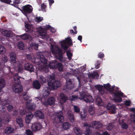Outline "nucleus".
<instances>
[{
    "mask_svg": "<svg viewBox=\"0 0 135 135\" xmlns=\"http://www.w3.org/2000/svg\"><path fill=\"white\" fill-rule=\"evenodd\" d=\"M110 94L114 97V100L115 101L119 102L122 101V98L123 97L124 94L121 91L114 90Z\"/></svg>",
    "mask_w": 135,
    "mask_h": 135,
    "instance_id": "423d86ee",
    "label": "nucleus"
},
{
    "mask_svg": "<svg viewBox=\"0 0 135 135\" xmlns=\"http://www.w3.org/2000/svg\"><path fill=\"white\" fill-rule=\"evenodd\" d=\"M122 127L123 128L126 129L128 128V125L127 124L124 123L122 124Z\"/></svg>",
    "mask_w": 135,
    "mask_h": 135,
    "instance_id": "69168bd1",
    "label": "nucleus"
},
{
    "mask_svg": "<svg viewBox=\"0 0 135 135\" xmlns=\"http://www.w3.org/2000/svg\"><path fill=\"white\" fill-rule=\"evenodd\" d=\"M66 88L69 89H71L74 87V84L71 80L69 78H66Z\"/></svg>",
    "mask_w": 135,
    "mask_h": 135,
    "instance_id": "f3484780",
    "label": "nucleus"
},
{
    "mask_svg": "<svg viewBox=\"0 0 135 135\" xmlns=\"http://www.w3.org/2000/svg\"><path fill=\"white\" fill-rule=\"evenodd\" d=\"M7 60L8 59L7 57L4 56L2 58V62L3 64H4L7 61Z\"/></svg>",
    "mask_w": 135,
    "mask_h": 135,
    "instance_id": "8fccbe9b",
    "label": "nucleus"
},
{
    "mask_svg": "<svg viewBox=\"0 0 135 135\" xmlns=\"http://www.w3.org/2000/svg\"><path fill=\"white\" fill-rule=\"evenodd\" d=\"M98 57L99 58H103L104 56V53L102 52H100L98 54Z\"/></svg>",
    "mask_w": 135,
    "mask_h": 135,
    "instance_id": "13d9d810",
    "label": "nucleus"
},
{
    "mask_svg": "<svg viewBox=\"0 0 135 135\" xmlns=\"http://www.w3.org/2000/svg\"><path fill=\"white\" fill-rule=\"evenodd\" d=\"M7 106V108L9 112H11L12 110L13 106L12 105H8Z\"/></svg>",
    "mask_w": 135,
    "mask_h": 135,
    "instance_id": "5fc2aeb1",
    "label": "nucleus"
},
{
    "mask_svg": "<svg viewBox=\"0 0 135 135\" xmlns=\"http://www.w3.org/2000/svg\"><path fill=\"white\" fill-rule=\"evenodd\" d=\"M11 103L9 100H2L0 102V104L3 106H6L10 104Z\"/></svg>",
    "mask_w": 135,
    "mask_h": 135,
    "instance_id": "c756f323",
    "label": "nucleus"
},
{
    "mask_svg": "<svg viewBox=\"0 0 135 135\" xmlns=\"http://www.w3.org/2000/svg\"><path fill=\"white\" fill-rule=\"evenodd\" d=\"M96 103L98 105L101 106L103 105L102 101L101 98L98 97L96 99Z\"/></svg>",
    "mask_w": 135,
    "mask_h": 135,
    "instance_id": "79ce46f5",
    "label": "nucleus"
},
{
    "mask_svg": "<svg viewBox=\"0 0 135 135\" xmlns=\"http://www.w3.org/2000/svg\"><path fill=\"white\" fill-rule=\"evenodd\" d=\"M2 35L6 37H10L11 36L10 32L6 30L2 31Z\"/></svg>",
    "mask_w": 135,
    "mask_h": 135,
    "instance_id": "ea45409f",
    "label": "nucleus"
},
{
    "mask_svg": "<svg viewBox=\"0 0 135 135\" xmlns=\"http://www.w3.org/2000/svg\"><path fill=\"white\" fill-rule=\"evenodd\" d=\"M35 19L36 21L38 22H41L43 19L42 17H36Z\"/></svg>",
    "mask_w": 135,
    "mask_h": 135,
    "instance_id": "4d7b16f0",
    "label": "nucleus"
},
{
    "mask_svg": "<svg viewBox=\"0 0 135 135\" xmlns=\"http://www.w3.org/2000/svg\"><path fill=\"white\" fill-rule=\"evenodd\" d=\"M36 116L40 118L43 119L44 118V114L41 111H36Z\"/></svg>",
    "mask_w": 135,
    "mask_h": 135,
    "instance_id": "c85d7f7f",
    "label": "nucleus"
},
{
    "mask_svg": "<svg viewBox=\"0 0 135 135\" xmlns=\"http://www.w3.org/2000/svg\"><path fill=\"white\" fill-rule=\"evenodd\" d=\"M51 68H58V70L60 71H62L63 67L61 63L56 62V61H53L49 64V65Z\"/></svg>",
    "mask_w": 135,
    "mask_h": 135,
    "instance_id": "6e6552de",
    "label": "nucleus"
},
{
    "mask_svg": "<svg viewBox=\"0 0 135 135\" xmlns=\"http://www.w3.org/2000/svg\"><path fill=\"white\" fill-rule=\"evenodd\" d=\"M17 46L18 49L20 50H23L24 49V44L22 41H20L18 43Z\"/></svg>",
    "mask_w": 135,
    "mask_h": 135,
    "instance_id": "f704fd0d",
    "label": "nucleus"
},
{
    "mask_svg": "<svg viewBox=\"0 0 135 135\" xmlns=\"http://www.w3.org/2000/svg\"><path fill=\"white\" fill-rule=\"evenodd\" d=\"M14 130V129L12 127H7L5 129V133L7 135L9 134L13 133Z\"/></svg>",
    "mask_w": 135,
    "mask_h": 135,
    "instance_id": "393cba45",
    "label": "nucleus"
},
{
    "mask_svg": "<svg viewBox=\"0 0 135 135\" xmlns=\"http://www.w3.org/2000/svg\"><path fill=\"white\" fill-rule=\"evenodd\" d=\"M17 62V63L16 64V65L15 64V65H14L15 66V67L18 68V71L19 72H22L23 69L22 65L19 63V62Z\"/></svg>",
    "mask_w": 135,
    "mask_h": 135,
    "instance_id": "cd10ccee",
    "label": "nucleus"
},
{
    "mask_svg": "<svg viewBox=\"0 0 135 135\" xmlns=\"http://www.w3.org/2000/svg\"><path fill=\"white\" fill-rule=\"evenodd\" d=\"M74 131L75 133L78 135H81L82 132L79 128L76 127L74 129Z\"/></svg>",
    "mask_w": 135,
    "mask_h": 135,
    "instance_id": "37998d69",
    "label": "nucleus"
},
{
    "mask_svg": "<svg viewBox=\"0 0 135 135\" xmlns=\"http://www.w3.org/2000/svg\"><path fill=\"white\" fill-rule=\"evenodd\" d=\"M21 0H14L13 1V4H10L12 5L15 7L17 8L18 7V4L21 2Z\"/></svg>",
    "mask_w": 135,
    "mask_h": 135,
    "instance_id": "c9c22d12",
    "label": "nucleus"
},
{
    "mask_svg": "<svg viewBox=\"0 0 135 135\" xmlns=\"http://www.w3.org/2000/svg\"><path fill=\"white\" fill-rule=\"evenodd\" d=\"M50 88L46 87L44 88L43 91V96L44 97H47L50 94V92L51 90Z\"/></svg>",
    "mask_w": 135,
    "mask_h": 135,
    "instance_id": "6ab92c4d",
    "label": "nucleus"
},
{
    "mask_svg": "<svg viewBox=\"0 0 135 135\" xmlns=\"http://www.w3.org/2000/svg\"><path fill=\"white\" fill-rule=\"evenodd\" d=\"M33 116V114L31 113H29L26 114L25 121L27 124H29Z\"/></svg>",
    "mask_w": 135,
    "mask_h": 135,
    "instance_id": "5701e85b",
    "label": "nucleus"
},
{
    "mask_svg": "<svg viewBox=\"0 0 135 135\" xmlns=\"http://www.w3.org/2000/svg\"><path fill=\"white\" fill-rule=\"evenodd\" d=\"M25 133L27 135H33V132L30 129L26 130Z\"/></svg>",
    "mask_w": 135,
    "mask_h": 135,
    "instance_id": "603ef678",
    "label": "nucleus"
},
{
    "mask_svg": "<svg viewBox=\"0 0 135 135\" xmlns=\"http://www.w3.org/2000/svg\"><path fill=\"white\" fill-rule=\"evenodd\" d=\"M48 1L49 3L50 8L52 4L54 3V0H48Z\"/></svg>",
    "mask_w": 135,
    "mask_h": 135,
    "instance_id": "338daca9",
    "label": "nucleus"
},
{
    "mask_svg": "<svg viewBox=\"0 0 135 135\" xmlns=\"http://www.w3.org/2000/svg\"><path fill=\"white\" fill-rule=\"evenodd\" d=\"M80 97L82 99H83L84 101L87 103H90L92 102L93 101V97L91 95L84 91H81L80 93Z\"/></svg>",
    "mask_w": 135,
    "mask_h": 135,
    "instance_id": "0eeeda50",
    "label": "nucleus"
},
{
    "mask_svg": "<svg viewBox=\"0 0 135 135\" xmlns=\"http://www.w3.org/2000/svg\"><path fill=\"white\" fill-rule=\"evenodd\" d=\"M5 48L2 45H0V53L1 54H4L5 51Z\"/></svg>",
    "mask_w": 135,
    "mask_h": 135,
    "instance_id": "de8ad7c7",
    "label": "nucleus"
},
{
    "mask_svg": "<svg viewBox=\"0 0 135 135\" xmlns=\"http://www.w3.org/2000/svg\"><path fill=\"white\" fill-rule=\"evenodd\" d=\"M23 98L25 100L27 101L29 97L26 95V94H24L23 95Z\"/></svg>",
    "mask_w": 135,
    "mask_h": 135,
    "instance_id": "e2e57ef3",
    "label": "nucleus"
},
{
    "mask_svg": "<svg viewBox=\"0 0 135 135\" xmlns=\"http://www.w3.org/2000/svg\"><path fill=\"white\" fill-rule=\"evenodd\" d=\"M60 102L61 104H63L65 103L68 99V97L63 93H61L60 95Z\"/></svg>",
    "mask_w": 135,
    "mask_h": 135,
    "instance_id": "aec40b11",
    "label": "nucleus"
},
{
    "mask_svg": "<svg viewBox=\"0 0 135 135\" xmlns=\"http://www.w3.org/2000/svg\"><path fill=\"white\" fill-rule=\"evenodd\" d=\"M110 86L111 85L109 83H108L104 85L105 88L109 92L110 94L111 93H112V91H114V88H111Z\"/></svg>",
    "mask_w": 135,
    "mask_h": 135,
    "instance_id": "a878e982",
    "label": "nucleus"
},
{
    "mask_svg": "<svg viewBox=\"0 0 135 135\" xmlns=\"http://www.w3.org/2000/svg\"><path fill=\"white\" fill-rule=\"evenodd\" d=\"M74 112L79 113L80 112V109L78 106L76 105L74 106Z\"/></svg>",
    "mask_w": 135,
    "mask_h": 135,
    "instance_id": "a18cd8bd",
    "label": "nucleus"
},
{
    "mask_svg": "<svg viewBox=\"0 0 135 135\" xmlns=\"http://www.w3.org/2000/svg\"><path fill=\"white\" fill-rule=\"evenodd\" d=\"M24 68L25 70L28 71L30 73L34 72V70L33 66L32 64L28 63L25 64Z\"/></svg>",
    "mask_w": 135,
    "mask_h": 135,
    "instance_id": "4468645a",
    "label": "nucleus"
},
{
    "mask_svg": "<svg viewBox=\"0 0 135 135\" xmlns=\"http://www.w3.org/2000/svg\"><path fill=\"white\" fill-rule=\"evenodd\" d=\"M38 31L40 35L44 39L47 40L49 37V35L46 33L45 30L41 27L38 28Z\"/></svg>",
    "mask_w": 135,
    "mask_h": 135,
    "instance_id": "f8f14e48",
    "label": "nucleus"
},
{
    "mask_svg": "<svg viewBox=\"0 0 135 135\" xmlns=\"http://www.w3.org/2000/svg\"><path fill=\"white\" fill-rule=\"evenodd\" d=\"M131 102L130 101L126 100L125 102V104L126 106H129L131 105Z\"/></svg>",
    "mask_w": 135,
    "mask_h": 135,
    "instance_id": "680f3d73",
    "label": "nucleus"
},
{
    "mask_svg": "<svg viewBox=\"0 0 135 135\" xmlns=\"http://www.w3.org/2000/svg\"><path fill=\"white\" fill-rule=\"evenodd\" d=\"M48 83L50 82H52L55 80V75L54 74L49 75L48 76Z\"/></svg>",
    "mask_w": 135,
    "mask_h": 135,
    "instance_id": "58836bf2",
    "label": "nucleus"
},
{
    "mask_svg": "<svg viewBox=\"0 0 135 135\" xmlns=\"http://www.w3.org/2000/svg\"><path fill=\"white\" fill-rule=\"evenodd\" d=\"M53 120L56 123H61L64 121L63 114L61 112L57 113V115L54 117Z\"/></svg>",
    "mask_w": 135,
    "mask_h": 135,
    "instance_id": "9b49d317",
    "label": "nucleus"
},
{
    "mask_svg": "<svg viewBox=\"0 0 135 135\" xmlns=\"http://www.w3.org/2000/svg\"><path fill=\"white\" fill-rule=\"evenodd\" d=\"M39 77V80L41 84H43L46 82L47 80L45 77L42 75H40Z\"/></svg>",
    "mask_w": 135,
    "mask_h": 135,
    "instance_id": "473e14b6",
    "label": "nucleus"
},
{
    "mask_svg": "<svg viewBox=\"0 0 135 135\" xmlns=\"http://www.w3.org/2000/svg\"><path fill=\"white\" fill-rule=\"evenodd\" d=\"M25 27L26 28L25 31L29 33L31 35L33 34L34 31L30 24H27L25 25Z\"/></svg>",
    "mask_w": 135,
    "mask_h": 135,
    "instance_id": "b1692460",
    "label": "nucleus"
},
{
    "mask_svg": "<svg viewBox=\"0 0 135 135\" xmlns=\"http://www.w3.org/2000/svg\"><path fill=\"white\" fill-rule=\"evenodd\" d=\"M97 89L102 95H103L104 93V91L103 89V86L100 85H97L95 86Z\"/></svg>",
    "mask_w": 135,
    "mask_h": 135,
    "instance_id": "bb28decb",
    "label": "nucleus"
},
{
    "mask_svg": "<svg viewBox=\"0 0 135 135\" xmlns=\"http://www.w3.org/2000/svg\"><path fill=\"white\" fill-rule=\"evenodd\" d=\"M37 55L38 57L35 58L33 59L32 60L34 63L38 65L47 64V60L45 57L43 52H39L37 53Z\"/></svg>",
    "mask_w": 135,
    "mask_h": 135,
    "instance_id": "20e7f679",
    "label": "nucleus"
},
{
    "mask_svg": "<svg viewBox=\"0 0 135 135\" xmlns=\"http://www.w3.org/2000/svg\"><path fill=\"white\" fill-rule=\"evenodd\" d=\"M19 37L25 40H30L31 37V36L28 35L27 34L25 33L19 36Z\"/></svg>",
    "mask_w": 135,
    "mask_h": 135,
    "instance_id": "7c9ffc66",
    "label": "nucleus"
},
{
    "mask_svg": "<svg viewBox=\"0 0 135 135\" xmlns=\"http://www.w3.org/2000/svg\"><path fill=\"white\" fill-rule=\"evenodd\" d=\"M66 54L69 60L71 59V57L72 56V54L69 51H68L67 52Z\"/></svg>",
    "mask_w": 135,
    "mask_h": 135,
    "instance_id": "864d4df0",
    "label": "nucleus"
},
{
    "mask_svg": "<svg viewBox=\"0 0 135 135\" xmlns=\"http://www.w3.org/2000/svg\"><path fill=\"white\" fill-rule=\"evenodd\" d=\"M9 56L10 58V61L11 63H13L14 65H15L17 62L18 61H16L17 59L16 55V54L14 52H12L9 54Z\"/></svg>",
    "mask_w": 135,
    "mask_h": 135,
    "instance_id": "2eb2a0df",
    "label": "nucleus"
},
{
    "mask_svg": "<svg viewBox=\"0 0 135 135\" xmlns=\"http://www.w3.org/2000/svg\"><path fill=\"white\" fill-rule=\"evenodd\" d=\"M16 122L18 124L19 127H23L24 125L23 124V121L22 119L21 118H19L16 119Z\"/></svg>",
    "mask_w": 135,
    "mask_h": 135,
    "instance_id": "2f4dec72",
    "label": "nucleus"
},
{
    "mask_svg": "<svg viewBox=\"0 0 135 135\" xmlns=\"http://www.w3.org/2000/svg\"><path fill=\"white\" fill-rule=\"evenodd\" d=\"M42 127V126L40 123L35 122L32 124L31 129L32 131L35 132L40 130Z\"/></svg>",
    "mask_w": 135,
    "mask_h": 135,
    "instance_id": "ddd939ff",
    "label": "nucleus"
},
{
    "mask_svg": "<svg viewBox=\"0 0 135 135\" xmlns=\"http://www.w3.org/2000/svg\"><path fill=\"white\" fill-rule=\"evenodd\" d=\"M0 1L4 3L10 4L12 2L11 0H0Z\"/></svg>",
    "mask_w": 135,
    "mask_h": 135,
    "instance_id": "052dcab7",
    "label": "nucleus"
},
{
    "mask_svg": "<svg viewBox=\"0 0 135 135\" xmlns=\"http://www.w3.org/2000/svg\"><path fill=\"white\" fill-rule=\"evenodd\" d=\"M21 78L19 76H14V79L15 83L13 85L12 89L14 92L16 93H19L21 92L23 90L22 86L21 84V81L20 78Z\"/></svg>",
    "mask_w": 135,
    "mask_h": 135,
    "instance_id": "39448f33",
    "label": "nucleus"
},
{
    "mask_svg": "<svg viewBox=\"0 0 135 135\" xmlns=\"http://www.w3.org/2000/svg\"><path fill=\"white\" fill-rule=\"evenodd\" d=\"M91 76L92 78L95 79H98L99 77V75L97 73H94L91 74Z\"/></svg>",
    "mask_w": 135,
    "mask_h": 135,
    "instance_id": "49530a36",
    "label": "nucleus"
},
{
    "mask_svg": "<svg viewBox=\"0 0 135 135\" xmlns=\"http://www.w3.org/2000/svg\"><path fill=\"white\" fill-rule=\"evenodd\" d=\"M46 6L44 3L41 4V9L42 11L46 12Z\"/></svg>",
    "mask_w": 135,
    "mask_h": 135,
    "instance_id": "09e8293b",
    "label": "nucleus"
},
{
    "mask_svg": "<svg viewBox=\"0 0 135 135\" xmlns=\"http://www.w3.org/2000/svg\"><path fill=\"white\" fill-rule=\"evenodd\" d=\"M88 111L90 114L91 115H93L94 113V112L93 110L92 105H90L89 106Z\"/></svg>",
    "mask_w": 135,
    "mask_h": 135,
    "instance_id": "c03bdc74",
    "label": "nucleus"
},
{
    "mask_svg": "<svg viewBox=\"0 0 135 135\" xmlns=\"http://www.w3.org/2000/svg\"><path fill=\"white\" fill-rule=\"evenodd\" d=\"M61 47L64 50H66L68 48L66 41H64L61 44Z\"/></svg>",
    "mask_w": 135,
    "mask_h": 135,
    "instance_id": "4c0bfd02",
    "label": "nucleus"
},
{
    "mask_svg": "<svg viewBox=\"0 0 135 135\" xmlns=\"http://www.w3.org/2000/svg\"><path fill=\"white\" fill-rule=\"evenodd\" d=\"M100 60H97L95 64V68L97 69L99 68L100 66Z\"/></svg>",
    "mask_w": 135,
    "mask_h": 135,
    "instance_id": "6e6d98bb",
    "label": "nucleus"
},
{
    "mask_svg": "<svg viewBox=\"0 0 135 135\" xmlns=\"http://www.w3.org/2000/svg\"><path fill=\"white\" fill-rule=\"evenodd\" d=\"M86 115V113L84 111L83 112H81V118L82 119H83L84 118H85Z\"/></svg>",
    "mask_w": 135,
    "mask_h": 135,
    "instance_id": "3c124183",
    "label": "nucleus"
},
{
    "mask_svg": "<svg viewBox=\"0 0 135 135\" xmlns=\"http://www.w3.org/2000/svg\"><path fill=\"white\" fill-rule=\"evenodd\" d=\"M51 51L52 54L55 55L56 59H58L60 61L62 62L64 61L63 57L62 56V50L58 47L53 45H51Z\"/></svg>",
    "mask_w": 135,
    "mask_h": 135,
    "instance_id": "f03ea898",
    "label": "nucleus"
},
{
    "mask_svg": "<svg viewBox=\"0 0 135 135\" xmlns=\"http://www.w3.org/2000/svg\"><path fill=\"white\" fill-rule=\"evenodd\" d=\"M78 98V96L76 95H72L71 98V100L72 101L75 100H77Z\"/></svg>",
    "mask_w": 135,
    "mask_h": 135,
    "instance_id": "0e129e2a",
    "label": "nucleus"
},
{
    "mask_svg": "<svg viewBox=\"0 0 135 135\" xmlns=\"http://www.w3.org/2000/svg\"><path fill=\"white\" fill-rule=\"evenodd\" d=\"M22 12L25 15L32 12L33 10L32 7L30 5H27L23 6L22 9H20Z\"/></svg>",
    "mask_w": 135,
    "mask_h": 135,
    "instance_id": "1a4fd4ad",
    "label": "nucleus"
},
{
    "mask_svg": "<svg viewBox=\"0 0 135 135\" xmlns=\"http://www.w3.org/2000/svg\"><path fill=\"white\" fill-rule=\"evenodd\" d=\"M70 126V124L67 122L64 123L62 125V128L65 130L69 128Z\"/></svg>",
    "mask_w": 135,
    "mask_h": 135,
    "instance_id": "a19ab883",
    "label": "nucleus"
},
{
    "mask_svg": "<svg viewBox=\"0 0 135 135\" xmlns=\"http://www.w3.org/2000/svg\"><path fill=\"white\" fill-rule=\"evenodd\" d=\"M27 59L28 60H31L32 59L31 56L30 55H27L26 56Z\"/></svg>",
    "mask_w": 135,
    "mask_h": 135,
    "instance_id": "774afa93",
    "label": "nucleus"
},
{
    "mask_svg": "<svg viewBox=\"0 0 135 135\" xmlns=\"http://www.w3.org/2000/svg\"><path fill=\"white\" fill-rule=\"evenodd\" d=\"M55 102V99L54 97H49L47 100L45 101L44 104L46 106L49 105H52Z\"/></svg>",
    "mask_w": 135,
    "mask_h": 135,
    "instance_id": "dca6fc26",
    "label": "nucleus"
},
{
    "mask_svg": "<svg viewBox=\"0 0 135 135\" xmlns=\"http://www.w3.org/2000/svg\"><path fill=\"white\" fill-rule=\"evenodd\" d=\"M84 126L86 127V129L85 132V135H90L91 132L90 128L91 127L95 129H98L99 128L102 127L103 125L99 122L95 121L91 122V124L86 122L84 124Z\"/></svg>",
    "mask_w": 135,
    "mask_h": 135,
    "instance_id": "f257e3e1",
    "label": "nucleus"
},
{
    "mask_svg": "<svg viewBox=\"0 0 135 135\" xmlns=\"http://www.w3.org/2000/svg\"><path fill=\"white\" fill-rule=\"evenodd\" d=\"M113 128V126L112 124L110 123L107 127V129L108 131L111 130Z\"/></svg>",
    "mask_w": 135,
    "mask_h": 135,
    "instance_id": "bf43d9fd",
    "label": "nucleus"
},
{
    "mask_svg": "<svg viewBox=\"0 0 135 135\" xmlns=\"http://www.w3.org/2000/svg\"><path fill=\"white\" fill-rule=\"evenodd\" d=\"M32 85L34 88L37 90L39 89L41 87V85L39 81L37 80L33 81Z\"/></svg>",
    "mask_w": 135,
    "mask_h": 135,
    "instance_id": "4be33fe9",
    "label": "nucleus"
},
{
    "mask_svg": "<svg viewBox=\"0 0 135 135\" xmlns=\"http://www.w3.org/2000/svg\"><path fill=\"white\" fill-rule=\"evenodd\" d=\"M68 116L71 122L73 123L74 122L75 119L74 116L73 114L68 113Z\"/></svg>",
    "mask_w": 135,
    "mask_h": 135,
    "instance_id": "e433bc0d",
    "label": "nucleus"
},
{
    "mask_svg": "<svg viewBox=\"0 0 135 135\" xmlns=\"http://www.w3.org/2000/svg\"><path fill=\"white\" fill-rule=\"evenodd\" d=\"M27 108L29 110H33L35 108L36 105L35 104L30 103V101L27 102L26 104Z\"/></svg>",
    "mask_w": 135,
    "mask_h": 135,
    "instance_id": "412c9836",
    "label": "nucleus"
},
{
    "mask_svg": "<svg viewBox=\"0 0 135 135\" xmlns=\"http://www.w3.org/2000/svg\"><path fill=\"white\" fill-rule=\"evenodd\" d=\"M51 51L52 54L55 55L56 59H58L60 61L62 62L64 61L63 57L62 56V50L58 47L53 45H51Z\"/></svg>",
    "mask_w": 135,
    "mask_h": 135,
    "instance_id": "7ed1b4c3",
    "label": "nucleus"
},
{
    "mask_svg": "<svg viewBox=\"0 0 135 135\" xmlns=\"http://www.w3.org/2000/svg\"><path fill=\"white\" fill-rule=\"evenodd\" d=\"M48 84L51 90H54L60 86L61 83L59 80H55L52 82H48Z\"/></svg>",
    "mask_w": 135,
    "mask_h": 135,
    "instance_id": "9d476101",
    "label": "nucleus"
},
{
    "mask_svg": "<svg viewBox=\"0 0 135 135\" xmlns=\"http://www.w3.org/2000/svg\"><path fill=\"white\" fill-rule=\"evenodd\" d=\"M107 108L108 110H110L113 113H116V108L113 104L108 103L107 106Z\"/></svg>",
    "mask_w": 135,
    "mask_h": 135,
    "instance_id": "a211bd4d",
    "label": "nucleus"
},
{
    "mask_svg": "<svg viewBox=\"0 0 135 135\" xmlns=\"http://www.w3.org/2000/svg\"><path fill=\"white\" fill-rule=\"evenodd\" d=\"M6 84L5 80L3 79H0V90L4 88Z\"/></svg>",
    "mask_w": 135,
    "mask_h": 135,
    "instance_id": "72a5a7b5",
    "label": "nucleus"
}]
</instances>
